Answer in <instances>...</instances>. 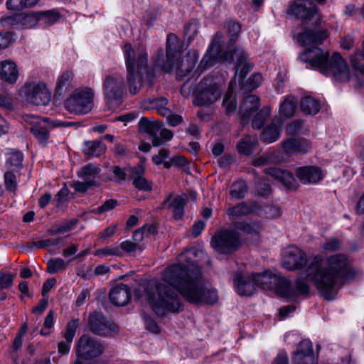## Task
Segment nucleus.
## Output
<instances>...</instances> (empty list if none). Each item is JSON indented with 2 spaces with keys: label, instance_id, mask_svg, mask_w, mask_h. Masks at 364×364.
Returning a JSON list of instances; mask_svg holds the SVG:
<instances>
[{
  "label": "nucleus",
  "instance_id": "nucleus-1",
  "mask_svg": "<svg viewBox=\"0 0 364 364\" xmlns=\"http://www.w3.org/2000/svg\"><path fill=\"white\" fill-rule=\"evenodd\" d=\"M196 258H204L209 262L204 251L187 249L178 256L177 263L165 269L163 280L190 303L214 304L218 300L217 291L208 282L201 281L202 272Z\"/></svg>",
  "mask_w": 364,
  "mask_h": 364
},
{
  "label": "nucleus",
  "instance_id": "nucleus-2",
  "mask_svg": "<svg viewBox=\"0 0 364 364\" xmlns=\"http://www.w3.org/2000/svg\"><path fill=\"white\" fill-rule=\"evenodd\" d=\"M300 274L303 281L311 282L318 292L330 300L351 276L352 272L350 261L345 255L336 254L325 259L316 255Z\"/></svg>",
  "mask_w": 364,
  "mask_h": 364
},
{
  "label": "nucleus",
  "instance_id": "nucleus-3",
  "mask_svg": "<svg viewBox=\"0 0 364 364\" xmlns=\"http://www.w3.org/2000/svg\"><path fill=\"white\" fill-rule=\"evenodd\" d=\"M327 37L324 29H307L297 36L298 42L309 47L300 54V59L309 63L311 68L326 75H332L336 80L346 82L350 79V70L345 59L338 53L331 57L328 51L318 48Z\"/></svg>",
  "mask_w": 364,
  "mask_h": 364
},
{
  "label": "nucleus",
  "instance_id": "nucleus-4",
  "mask_svg": "<svg viewBox=\"0 0 364 364\" xmlns=\"http://www.w3.org/2000/svg\"><path fill=\"white\" fill-rule=\"evenodd\" d=\"M252 276L256 287L264 290L275 289L277 294L289 300H295L299 295L307 296L309 293V286L302 280L301 274L296 278L294 285L287 279L267 271L254 273Z\"/></svg>",
  "mask_w": 364,
  "mask_h": 364
},
{
  "label": "nucleus",
  "instance_id": "nucleus-5",
  "mask_svg": "<svg viewBox=\"0 0 364 364\" xmlns=\"http://www.w3.org/2000/svg\"><path fill=\"white\" fill-rule=\"evenodd\" d=\"M144 298L159 316L168 313H177L182 308L178 296L171 287L155 280H151L144 287Z\"/></svg>",
  "mask_w": 364,
  "mask_h": 364
},
{
  "label": "nucleus",
  "instance_id": "nucleus-6",
  "mask_svg": "<svg viewBox=\"0 0 364 364\" xmlns=\"http://www.w3.org/2000/svg\"><path fill=\"white\" fill-rule=\"evenodd\" d=\"M223 85L211 76L204 77L196 90L191 89L189 81L183 83L181 89L183 95H188L191 92L196 95L195 104L198 106L209 105L218 101L223 92Z\"/></svg>",
  "mask_w": 364,
  "mask_h": 364
},
{
  "label": "nucleus",
  "instance_id": "nucleus-7",
  "mask_svg": "<svg viewBox=\"0 0 364 364\" xmlns=\"http://www.w3.org/2000/svg\"><path fill=\"white\" fill-rule=\"evenodd\" d=\"M232 58L235 60V77L238 78L239 84L243 88L250 90L257 88L262 81V77L258 73H253L246 82H244L252 68L249 63V55L245 50L241 47L236 48Z\"/></svg>",
  "mask_w": 364,
  "mask_h": 364
},
{
  "label": "nucleus",
  "instance_id": "nucleus-8",
  "mask_svg": "<svg viewBox=\"0 0 364 364\" xmlns=\"http://www.w3.org/2000/svg\"><path fill=\"white\" fill-rule=\"evenodd\" d=\"M95 93L88 87L75 89L65 100L64 106L70 113L75 114H86L94 107Z\"/></svg>",
  "mask_w": 364,
  "mask_h": 364
},
{
  "label": "nucleus",
  "instance_id": "nucleus-9",
  "mask_svg": "<svg viewBox=\"0 0 364 364\" xmlns=\"http://www.w3.org/2000/svg\"><path fill=\"white\" fill-rule=\"evenodd\" d=\"M24 120L31 124L30 132L43 146L48 144L51 129L58 127H71L75 124L71 122H67L61 120H50L48 118H40L33 115L25 116Z\"/></svg>",
  "mask_w": 364,
  "mask_h": 364
},
{
  "label": "nucleus",
  "instance_id": "nucleus-10",
  "mask_svg": "<svg viewBox=\"0 0 364 364\" xmlns=\"http://www.w3.org/2000/svg\"><path fill=\"white\" fill-rule=\"evenodd\" d=\"M325 1L326 0H294L290 3L287 13L300 18L304 23L311 21V24L318 26L320 20L315 2L323 4Z\"/></svg>",
  "mask_w": 364,
  "mask_h": 364
},
{
  "label": "nucleus",
  "instance_id": "nucleus-11",
  "mask_svg": "<svg viewBox=\"0 0 364 364\" xmlns=\"http://www.w3.org/2000/svg\"><path fill=\"white\" fill-rule=\"evenodd\" d=\"M179 44L178 39L175 34H168L166 39V59L163 49H159L153 56L155 65L161 68L166 73L171 72L173 68L174 60L181 52Z\"/></svg>",
  "mask_w": 364,
  "mask_h": 364
},
{
  "label": "nucleus",
  "instance_id": "nucleus-12",
  "mask_svg": "<svg viewBox=\"0 0 364 364\" xmlns=\"http://www.w3.org/2000/svg\"><path fill=\"white\" fill-rule=\"evenodd\" d=\"M20 95L26 101L37 106L46 105L51 99V94L42 82H28L19 90Z\"/></svg>",
  "mask_w": 364,
  "mask_h": 364
},
{
  "label": "nucleus",
  "instance_id": "nucleus-13",
  "mask_svg": "<svg viewBox=\"0 0 364 364\" xmlns=\"http://www.w3.org/2000/svg\"><path fill=\"white\" fill-rule=\"evenodd\" d=\"M102 85L107 104L112 107L119 105L125 88L123 76L118 73L107 75L103 80Z\"/></svg>",
  "mask_w": 364,
  "mask_h": 364
},
{
  "label": "nucleus",
  "instance_id": "nucleus-14",
  "mask_svg": "<svg viewBox=\"0 0 364 364\" xmlns=\"http://www.w3.org/2000/svg\"><path fill=\"white\" fill-rule=\"evenodd\" d=\"M223 35L222 32L218 31L215 34L206 53L203 56L199 65V68H208L212 66L215 62H225L229 60H232L235 61V60L232 58L235 51H233V53L229 55L226 52L223 50ZM234 50H235V49Z\"/></svg>",
  "mask_w": 364,
  "mask_h": 364
},
{
  "label": "nucleus",
  "instance_id": "nucleus-15",
  "mask_svg": "<svg viewBox=\"0 0 364 364\" xmlns=\"http://www.w3.org/2000/svg\"><path fill=\"white\" fill-rule=\"evenodd\" d=\"M127 70L141 71L148 66V53L145 46L139 45L133 47L127 43L123 48Z\"/></svg>",
  "mask_w": 364,
  "mask_h": 364
},
{
  "label": "nucleus",
  "instance_id": "nucleus-16",
  "mask_svg": "<svg viewBox=\"0 0 364 364\" xmlns=\"http://www.w3.org/2000/svg\"><path fill=\"white\" fill-rule=\"evenodd\" d=\"M102 344L87 334L82 335L75 344V353L78 360H90L100 357L104 353Z\"/></svg>",
  "mask_w": 364,
  "mask_h": 364
},
{
  "label": "nucleus",
  "instance_id": "nucleus-17",
  "mask_svg": "<svg viewBox=\"0 0 364 364\" xmlns=\"http://www.w3.org/2000/svg\"><path fill=\"white\" fill-rule=\"evenodd\" d=\"M212 247L219 253L230 254L240 245V235L234 230H222L211 239Z\"/></svg>",
  "mask_w": 364,
  "mask_h": 364
},
{
  "label": "nucleus",
  "instance_id": "nucleus-18",
  "mask_svg": "<svg viewBox=\"0 0 364 364\" xmlns=\"http://www.w3.org/2000/svg\"><path fill=\"white\" fill-rule=\"evenodd\" d=\"M306 264V253L296 246L289 247L283 252L282 265L287 270L299 269Z\"/></svg>",
  "mask_w": 364,
  "mask_h": 364
},
{
  "label": "nucleus",
  "instance_id": "nucleus-19",
  "mask_svg": "<svg viewBox=\"0 0 364 364\" xmlns=\"http://www.w3.org/2000/svg\"><path fill=\"white\" fill-rule=\"evenodd\" d=\"M88 328L93 333L99 336H109L116 332V327L109 324L105 318L96 311L89 315Z\"/></svg>",
  "mask_w": 364,
  "mask_h": 364
},
{
  "label": "nucleus",
  "instance_id": "nucleus-20",
  "mask_svg": "<svg viewBox=\"0 0 364 364\" xmlns=\"http://www.w3.org/2000/svg\"><path fill=\"white\" fill-rule=\"evenodd\" d=\"M296 175L303 184L316 183L324 177L322 169L316 166H306L299 167Z\"/></svg>",
  "mask_w": 364,
  "mask_h": 364
},
{
  "label": "nucleus",
  "instance_id": "nucleus-21",
  "mask_svg": "<svg viewBox=\"0 0 364 364\" xmlns=\"http://www.w3.org/2000/svg\"><path fill=\"white\" fill-rule=\"evenodd\" d=\"M264 171L266 174L282 183L289 190H296L298 187L297 181L294 178V175L287 170L270 167L265 168Z\"/></svg>",
  "mask_w": 364,
  "mask_h": 364
},
{
  "label": "nucleus",
  "instance_id": "nucleus-22",
  "mask_svg": "<svg viewBox=\"0 0 364 364\" xmlns=\"http://www.w3.org/2000/svg\"><path fill=\"white\" fill-rule=\"evenodd\" d=\"M293 360L294 364L313 363V346L309 340L304 339L299 343Z\"/></svg>",
  "mask_w": 364,
  "mask_h": 364
},
{
  "label": "nucleus",
  "instance_id": "nucleus-23",
  "mask_svg": "<svg viewBox=\"0 0 364 364\" xmlns=\"http://www.w3.org/2000/svg\"><path fill=\"white\" fill-rule=\"evenodd\" d=\"M259 98L254 95L246 96L240 107L239 113L242 123H247L252 114L259 107Z\"/></svg>",
  "mask_w": 364,
  "mask_h": 364
},
{
  "label": "nucleus",
  "instance_id": "nucleus-24",
  "mask_svg": "<svg viewBox=\"0 0 364 364\" xmlns=\"http://www.w3.org/2000/svg\"><path fill=\"white\" fill-rule=\"evenodd\" d=\"M234 285L236 291L242 296H251L256 289V285L253 280L252 274H237L234 278Z\"/></svg>",
  "mask_w": 364,
  "mask_h": 364
},
{
  "label": "nucleus",
  "instance_id": "nucleus-25",
  "mask_svg": "<svg viewBox=\"0 0 364 364\" xmlns=\"http://www.w3.org/2000/svg\"><path fill=\"white\" fill-rule=\"evenodd\" d=\"M199 53L196 50H190L176 67V75L178 78H182L187 75L195 68L198 60Z\"/></svg>",
  "mask_w": 364,
  "mask_h": 364
},
{
  "label": "nucleus",
  "instance_id": "nucleus-26",
  "mask_svg": "<svg viewBox=\"0 0 364 364\" xmlns=\"http://www.w3.org/2000/svg\"><path fill=\"white\" fill-rule=\"evenodd\" d=\"M131 297V290L129 287L124 284H120L112 288L109 292V299L111 302L118 306L126 305Z\"/></svg>",
  "mask_w": 364,
  "mask_h": 364
},
{
  "label": "nucleus",
  "instance_id": "nucleus-27",
  "mask_svg": "<svg viewBox=\"0 0 364 364\" xmlns=\"http://www.w3.org/2000/svg\"><path fill=\"white\" fill-rule=\"evenodd\" d=\"M286 154H306L311 149V144L305 139H289L282 144Z\"/></svg>",
  "mask_w": 364,
  "mask_h": 364
},
{
  "label": "nucleus",
  "instance_id": "nucleus-28",
  "mask_svg": "<svg viewBox=\"0 0 364 364\" xmlns=\"http://www.w3.org/2000/svg\"><path fill=\"white\" fill-rule=\"evenodd\" d=\"M78 323V319L73 320L68 323L67 329L64 336L65 341L59 342L58 345V353L60 355H64L69 353Z\"/></svg>",
  "mask_w": 364,
  "mask_h": 364
},
{
  "label": "nucleus",
  "instance_id": "nucleus-29",
  "mask_svg": "<svg viewBox=\"0 0 364 364\" xmlns=\"http://www.w3.org/2000/svg\"><path fill=\"white\" fill-rule=\"evenodd\" d=\"M185 203L186 196L181 195L176 196L170 195L164 201V205H167V208L173 212L175 219L182 218L184 213Z\"/></svg>",
  "mask_w": 364,
  "mask_h": 364
},
{
  "label": "nucleus",
  "instance_id": "nucleus-30",
  "mask_svg": "<svg viewBox=\"0 0 364 364\" xmlns=\"http://www.w3.org/2000/svg\"><path fill=\"white\" fill-rule=\"evenodd\" d=\"M282 125V122L279 118H274L270 124L264 129L262 139L268 144L277 141L279 138Z\"/></svg>",
  "mask_w": 364,
  "mask_h": 364
},
{
  "label": "nucleus",
  "instance_id": "nucleus-31",
  "mask_svg": "<svg viewBox=\"0 0 364 364\" xmlns=\"http://www.w3.org/2000/svg\"><path fill=\"white\" fill-rule=\"evenodd\" d=\"M18 77V71L16 65L11 60H5L0 63V79L14 84Z\"/></svg>",
  "mask_w": 364,
  "mask_h": 364
},
{
  "label": "nucleus",
  "instance_id": "nucleus-32",
  "mask_svg": "<svg viewBox=\"0 0 364 364\" xmlns=\"http://www.w3.org/2000/svg\"><path fill=\"white\" fill-rule=\"evenodd\" d=\"M256 208L257 203L255 202H242L228 208L226 213L231 217H241L251 213Z\"/></svg>",
  "mask_w": 364,
  "mask_h": 364
},
{
  "label": "nucleus",
  "instance_id": "nucleus-33",
  "mask_svg": "<svg viewBox=\"0 0 364 364\" xmlns=\"http://www.w3.org/2000/svg\"><path fill=\"white\" fill-rule=\"evenodd\" d=\"M133 183L136 188L144 191L151 189V183L143 176L144 169L141 166L133 167L130 169Z\"/></svg>",
  "mask_w": 364,
  "mask_h": 364
},
{
  "label": "nucleus",
  "instance_id": "nucleus-34",
  "mask_svg": "<svg viewBox=\"0 0 364 364\" xmlns=\"http://www.w3.org/2000/svg\"><path fill=\"white\" fill-rule=\"evenodd\" d=\"M106 149V145L101 141H87L83 144V153L90 157H99Z\"/></svg>",
  "mask_w": 364,
  "mask_h": 364
},
{
  "label": "nucleus",
  "instance_id": "nucleus-35",
  "mask_svg": "<svg viewBox=\"0 0 364 364\" xmlns=\"http://www.w3.org/2000/svg\"><path fill=\"white\" fill-rule=\"evenodd\" d=\"M300 107L305 114L315 115L320 110L321 103L314 97L306 95L301 100Z\"/></svg>",
  "mask_w": 364,
  "mask_h": 364
},
{
  "label": "nucleus",
  "instance_id": "nucleus-36",
  "mask_svg": "<svg viewBox=\"0 0 364 364\" xmlns=\"http://www.w3.org/2000/svg\"><path fill=\"white\" fill-rule=\"evenodd\" d=\"M127 82L130 93L135 95L142 87L141 71L127 70Z\"/></svg>",
  "mask_w": 364,
  "mask_h": 364
},
{
  "label": "nucleus",
  "instance_id": "nucleus-37",
  "mask_svg": "<svg viewBox=\"0 0 364 364\" xmlns=\"http://www.w3.org/2000/svg\"><path fill=\"white\" fill-rule=\"evenodd\" d=\"M100 168L96 165L90 164L83 166L77 175L83 181L92 182V186H97L95 181L96 178L100 173Z\"/></svg>",
  "mask_w": 364,
  "mask_h": 364
},
{
  "label": "nucleus",
  "instance_id": "nucleus-38",
  "mask_svg": "<svg viewBox=\"0 0 364 364\" xmlns=\"http://www.w3.org/2000/svg\"><path fill=\"white\" fill-rule=\"evenodd\" d=\"M161 128V124L158 122H151L146 117H141L139 122V129L141 132H145L154 137V134H158Z\"/></svg>",
  "mask_w": 364,
  "mask_h": 364
},
{
  "label": "nucleus",
  "instance_id": "nucleus-39",
  "mask_svg": "<svg viewBox=\"0 0 364 364\" xmlns=\"http://www.w3.org/2000/svg\"><path fill=\"white\" fill-rule=\"evenodd\" d=\"M281 157L277 151H270L262 154L253 161L255 166H261L267 164H277L281 161Z\"/></svg>",
  "mask_w": 364,
  "mask_h": 364
},
{
  "label": "nucleus",
  "instance_id": "nucleus-40",
  "mask_svg": "<svg viewBox=\"0 0 364 364\" xmlns=\"http://www.w3.org/2000/svg\"><path fill=\"white\" fill-rule=\"evenodd\" d=\"M296 101L293 96H287L282 102L279 112L285 117H291L294 115L296 109Z\"/></svg>",
  "mask_w": 364,
  "mask_h": 364
},
{
  "label": "nucleus",
  "instance_id": "nucleus-41",
  "mask_svg": "<svg viewBox=\"0 0 364 364\" xmlns=\"http://www.w3.org/2000/svg\"><path fill=\"white\" fill-rule=\"evenodd\" d=\"M257 140L255 137L247 136L242 139L237 145L238 151L244 155H250L255 149Z\"/></svg>",
  "mask_w": 364,
  "mask_h": 364
},
{
  "label": "nucleus",
  "instance_id": "nucleus-42",
  "mask_svg": "<svg viewBox=\"0 0 364 364\" xmlns=\"http://www.w3.org/2000/svg\"><path fill=\"white\" fill-rule=\"evenodd\" d=\"M23 156L18 151H11L7 154L6 166L12 171L18 170L22 166Z\"/></svg>",
  "mask_w": 364,
  "mask_h": 364
},
{
  "label": "nucleus",
  "instance_id": "nucleus-43",
  "mask_svg": "<svg viewBox=\"0 0 364 364\" xmlns=\"http://www.w3.org/2000/svg\"><path fill=\"white\" fill-rule=\"evenodd\" d=\"M247 193V186L244 181H237L230 187V196L235 199L245 198Z\"/></svg>",
  "mask_w": 364,
  "mask_h": 364
},
{
  "label": "nucleus",
  "instance_id": "nucleus-44",
  "mask_svg": "<svg viewBox=\"0 0 364 364\" xmlns=\"http://www.w3.org/2000/svg\"><path fill=\"white\" fill-rule=\"evenodd\" d=\"M119 248H121L120 257H122L124 253L133 254L137 251L141 252L145 248L144 244L134 242L130 240L124 241L119 245Z\"/></svg>",
  "mask_w": 364,
  "mask_h": 364
},
{
  "label": "nucleus",
  "instance_id": "nucleus-45",
  "mask_svg": "<svg viewBox=\"0 0 364 364\" xmlns=\"http://www.w3.org/2000/svg\"><path fill=\"white\" fill-rule=\"evenodd\" d=\"M173 136V132L167 129L161 127L158 134H154L151 139V142L154 146H159L164 144L166 141L171 140Z\"/></svg>",
  "mask_w": 364,
  "mask_h": 364
},
{
  "label": "nucleus",
  "instance_id": "nucleus-46",
  "mask_svg": "<svg viewBox=\"0 0 364 364\" xmlns=\"http://www.w3.org/2000/svg\"><path fill=\"white\" fill-rule=\"evenodd\" d=\"M223 105L228 114H232L235 112L237 109V102L232 90H228L225 93L223 101Z\"/></svg>",
  "mask_w": 364,
  "mask_h": 364
},
{
  "label": "nucleus",
  "instance_id": "nucleus-47",
  "mask_svg": "<svg viewBox=\"0 0 364 364\" xmlns=\"http://www.w3.org/2000/svg\"><path fill=\"white\" fill-rule=\"evenodd\" d=\"M200 29V23L196 19L191 20L184 27V35L190 43L198 35Z\"/></svg>",
  "mask_w": 364,
  "mask_h": 364
},
{
  "label": "nucleus",
  "instance_id": "nucleus-48",
  "mask_svg": "<svg viewBox=\"0 0 364 364\" xmlns=\"http://www.w3.org/2000/svg\"><path fill=\"white\" fill-rule=\"evenodd\" d=\"M271 109L269 107H264L261 109L254 117L252 125L254 129H259L262 128L267 117L270 114Z\"/></svg>",
  "mask_w": 364,
  "mask_h": 364
},
{
  "label": "nucleus",
  "instance_id": "nucleus-49",
  "mask_svg": "<svg viewBox=\"0 0 364 364\" xmlns=\"http://www.w3.org/2000/svg\"><path fill=\"white\" fill-rule=\"evenodd\" d=\"M120 251L121 248H119V245L113 244L112 245L106 246L101 249L97 250L94 252V255L102 258L107 256L120 257Z\"/></svg>",
  "mask_w": 364,
  "mask_h": 364
},
{
  "label": "nucleus",
  "instance_id": "nucleus-50",
  "mask_svg": "<svg viewBox=\"0 0 364 364\" xmlns=\"http://www.w3.org/2000/svg\"><path fill=\"white\" fill-rule=\"evenodd\" d=\"M73 79V73L70 71L63 72L57 80L56 91L61 92L63 90L68 89Z\"/></svg>",
  "mask_w": 364,
  "mask_h": 364
},
{
  "label": "nucleus",
  "instance_id": "nucleus-51",
  "mask_svg": "<svg viewBox=\"0 0 364 364\" xmlns=\"http://www.w3.org/2000/svg\"><path fill=\"white\" fill-rule=\"evenodd\" d=\"M224 29L229 35V41L230 43L232 44L237 40L240 32L241 27L239 23L232 21H228L226 23Z\"/></svg>",
  "mask_w": 364,
  "mask_h": 364
},
{
  "label": "nucleus",
  "instance_id": "nucleus-52",
  "mask_svg": "<svg viewBox=\"0 0 364 364\" xmlns=\"http://www.w3.org/2000/svg\"><path fill=\"white\" fill-rule=\"evenodd\" d=\"M350 62L353 69L362 74H364V41L363 53L356 52L350 58Z\"/></svg>",
  "mask_w": 364,
  "mask_h": 364
},
{
  "label": "nucleus",
  "instance_id": "nucleus-53",
  "mask_svg": "<svg viewBox=\"0 0 364 364\" xmlns=\"http://www.w3.org/2000/svg\"><path fill=\"white\" fill-rule=\"evenodd\" d=\"M67 262L62 258L58 257L50 259L47 262V271L50 274H55L59 271L63 270L66 268Z\"/></svg>",
  "mask_w": 364,
  "mask_h": 364
},
{
  "label": "nucleus",
  "instance_id": "nucleus-54",
  "mask_svg": "<svg viewBox=\"0 0 364 364\" xmlns=\"http://www.w3.org/2000/svg\"><path fill=\"white\" fill-rule=\"evenodd\" d=\"M77 221V219H73L71 220L65 221L60 224L58 227L50 230L49 232L50 235H53L67 232L73 228V227L76 225Z\"/></svg>",
  "mask_w": 364,
  "mask_h": 364
},
{
  "label": "nucleus",
  "instance_id": "nucleus-55",
  "mask_svg": "<svg viewBox=\"0 0 364 364\" xmlns=\"http://www.w3.org/2000/svg\"><path fill=\"white\" fill-rule=\"evenodd\" d=\"M117 205V201L114 199L107 200L102 205L93 209L92 212L95 214L102 215L107 211L112 210Z\"/></svg>",
  "mask_w": 364,
  "mask_h": 364
},
{
  "label": "nucleus",
  "instance_id": "nucleus-56",
  "mask_svg": "<svg viewBox=\"0 0 364 364\" xmlns=\"http://www.w3.org/2000/svg\"><path fill=\"white\" fill-rule=\"evenodd\" d=\"M341 247V241L337 238H330L322 245V249L325 252L337 251Z\"/></svg>",
  "mask_w": 364,
  "mask_h": 364
},
{
  "label": "nucleus",
  "instance_id": "nucleus-57",
  "mask_svg": "<svg viewBox=\"0 0 364 364\" xmlns=\"http://www.w3.org/2000/svg\"><path fill=\"white\" fill-rule=\"evenodd\" d=\"M4 180L6 188L11 192H14L17 187L16 178L14 173L11 171L6 172L4 174Z\"/></svg>",
  "mask_w": 364,
  "mask_h": 364
},
{
  "label": "nucleus",
  "instance_id": "nucleus-58",
  "mask_svg": "<svg viewBox=\"0 0 364 364\" xmlns=\"http://www.w3.org/2000/svg\"><path fill=\"white\" fill-rule=\"evenodd\" d=\"M235 227L236 230L241 232L242 234L255 236L258 235V232L248 223H238L235 224Z\"/></svg>",
  "mask_w": 364,
  "mask_h": 364
},
{
  "label": "nucleus",
  "instance_id": "nucleus-59",
  "mask_svg": "<svg viewBox=\"0 0 364 364\" xmlns=\"http://www.w3.org/2000/svg\"><path fill=\"white\" fill-rule=\"evenodd\" d=\"M62 238L41 240L33 242V245L38 249L48 247L50 246H56L61 242Z\"/></svg>",
  "mask_w": 364,
  "mask_h": 364
},
{
  "label": "nucleus",
  "instance_id": "nucleus-60",
  "mask_svg": "<svg viewBox=\"0 0 364 364\" xmlns=\"http://www.w3.org/2000/svg\"><path fill=\"white\" fill-rule=\"evenodd\" d=\"M92 182H91V181H83V180H82V181H77L72 182V183L70 184V186L72 188H73L76 192L85 193L88 190V188L93 186H92Z\"/></svg>",
  "mask_w": 364,
  "mask_h": 364
},
{
  "label": "nucleus",
  "instance_id": "nucleus-61",
  "mask_svg": "<svg viewBox=\"0 0 364 364\" xmlns=\"http://www.w3.org/2000/svg\"><path fill=\"white\" fill-rule=\"evenodd\" d=\"M13 42V33L0 32V49L8 48Z\"/></svg>",
  "mask_w": 364,
  "mask_h": 364
},
{
  "label": "nucleus",
  "instance_id": "nucleus-62",
  "mask_svg": "<svg viewBox=\"0 0 364 364\" xmlns=\"http://www.w3.org/2000/svg\"><path fill=\"white\" fill-rule=\"evenodd\" d=\"M46 23L52 25L57 22L60 18V15L53 10L46 11L42 14Z\"/></svg>",
  "mask_w": 364,
  "mask_h": 364
},
{
  "label": "nucleus",
  "instance_id": "nucleus-63",
  "mask_svg": "<svg viewBox=\"0 0 364 364\" xmlns=\"http://www.w3.org/2000/svg\"><path fill=\"white\" fill-rule=\"evenodd\" d=\"M14 276L11 274L0 273V289H9L13 285Z\"/></svg>",
  "mask_w": 364,
  "mask_h": 364
},
{
  "label": "nucleus",
  "instance_id": "nucleus-64",
  "mask_svg": "<svg viewBox=\"0 0 364 364\" xmlns=\"http://www.w3.org/2000/svg\"><path fill=\"white\" fill-rule=\"evenodd\" d=\"M264 213L267 218H277L281 216L282 211L277 205H269L264 209Z\"/></svg>",
  "mask_w": 364,
  "mask_h": 364
}]
</instances>
